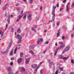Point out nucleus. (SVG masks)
Wrapping results in <instances>:
<instances>
[{"label": "nucleus", "instance_id": "f257e3e1", "mask_svg": "<svg viewBox=\"0 0 74 74\" xmlns=\"http://www.w3.org/2000/svg\"><path fill=\"white\" fill-rule=\"evenodd\" d=\"M15 36H16L17 38L18 39H19V40H18V42H17V44H19L20 42H21L22 41V37L21 36H20L19 34H18L16 36V32H15Z\"/></svg>", "mask_w": 74, "mask_h": 74}, {"label": "nucleus", "instance_id": "f03ea898", "mask_svg": "<svg viewBox=\"0 0 74 74\" xmlns=\"http://www.w3.org/2000/svg\"><path fill=\"white\" fill-rule=\"evenodd\" d=\"M21 72L23 74H27V72L26 71V69L23 67L21 68Z\"/></svg>", "mask_w": 74, "mask_h": 74}, {"label": "nucleus", "instance_id": "7ed1b4c3", "mask_svg": "<svg viewBox=\"0 0 74 74\" xmlns=\"http://www.w3.org/2000/svg\"><path fill=\"white\" fill-rule=\"evenodd\" d=\"M23 11H22L21 13V14L19 15V16H18V17L19 18L17 20V22H18L20 19H21V18L22 17L23 15Z\"/></svg>", "mask_w": 74, "mask_h": 74}, {"label": "nucleus", "instance_id": "20e7f679", "mask_svg": "<svg viewBox=\"0 0 74 74\" xmlns=\"http://www.w3.org/2000/svg\"><path fill=\"white\" fill-rule=\"evenodd\" d=\"M23 11H22L21 13V14L19 15V16H18V17L19 18L17 20V22H18L20 19H21V18L22 17L23 15Z\"/></svg>", "mask_w": 74, "mask_h": 74}, {"label": "nucleus", "instance_id": "39448f33", "mask_svg": "<svg viewBox=\"0 0 74 74\" xmlns=\"http://www.w3.org/2000/svg\"><path fill=\"white\" fill-rule=\"evenodd\" d=\"M43 63V62H40V64H39L38 67H37V68L34 70V74H36V73H37V69H38V68H39V67H40V65H41V64H42Z\"/></svg>", "mask_w": 74, "mask_h": 74}, {"label": "nucleus", "instance_id": "423d86ee", "mask_svg": "<svg viewBox=\"0 0 74 74\" xmlns=\"http://www.w3.org/2000/svg\"><path fill=\"white\" fill-rule=\"evenodd\" d=\"M59 58H61V59H63L64 60H67V59L69 58V57H63L62 55L60 56H59Z\"/></svg>", "mask_w": 74, "mask_h": 74}, {"label": "nucleus", "instance_id": "0eeeda50", "mask_svg": "<svg viewBox=\"0 0 74 74\" xmlns=\"http://www.w3.org/2000/svg\"><path fill=\"white\" fill-rule=\"evenodd\" d=\"M31 67H32L33 69H35V68H37V64H32L31 65Z\"/></svg>", "mask_w": 74, "mask_h": 74}, {"label": "nucleus", "instance_id": "6e6552de", "mask_svg": "<svg viewBox=\"0 0 74 74\" xmlns=\"http://www.w3.org/2000/svg\"><path fill=\"white\" fill-rule=\"evenodd\" d=\"M64 49V51H66V52H67V51H69V49H70V47L69 46L66 47Z\"/></svg>", "mask_w": 74, "mask_h": 74}, {"label": "nucleus", "instance_id": "1a4fd4ad", "mask_svg": "<svg viewBox=\"0 0 74 74\" xmlns=\"http://www.w3.org/2000/svg\"><path fill=\"white\" fill-rule=\"evenodd\" d=\"M25 63L26 64H28L29 62V61H30V58H25Z\"/></svg>", "mask_w": 74, "mask_h": 74}, {"label": "nucleus", "instance_id": "9d476101", "mask_svg": "<svg viewBox=\"0 0 74 74\" xmlns=\"http://www.w3.org/2000/svg\"><path fill=\"white\" fill-rule=\"evenodd\" d=\"M65 47V45L64 44H63L62 45H60V47H58L57 49H58V50L60 49H61V48H63V47Z\"/></svg>", "mask_w": 74, "mask_h": 74}, {"label": "nucleus", "instance_id": "9b49d317", "mask_svg": "<svg viewBox=\"0 0 74 74\" xmlns=\"http://www.w3.org/2000/svg\"><path fill=\"white\" fill-rule=\"evenodd\" d=\"M22 60H23V58H22L18 59V63H21L22 62Z\"/></svg>", "mask_w": 74, "mask_h": 74}, {"label": "nucleus", "instance_id": "f8f14e48", "mask_svg": "<svg viewBox=\"0 0 74 74\" xmlns=\"http://www.w3.org/2000/svg\"><path fill=\"white\" fill-rule=\"evenodd\" d=\"M53 16H52V21H55V14L52 13Z\"/></svg>", "mask_w": 74, "mask_h": 74}, {"label": "nucleus", "instance_id": "ddd939ff", "mask_svg": "<svg viewBox=\"0 0 74 74\" xmlns=\"http://www.w3.org/2000/svg\"><path fill=\"white\" fill-rule=\"evenodd\" d=\"M56 8V7H54L53 6V10L52 11V14H55V10Z\"/></svg>", "mask_w": 74, "mask_h": 74}, {"label": "nucleus", "instance_id": "4468645a", "mask_svg": "<svg viewBox=\"0 0 74 74\" xmlns=\"http://www.w3.org/2000/svg\"><path fill=\"white\" fill-rule=\"evenodd\" d=\"M32 16L31 15H29L27 16L29 21H30L32 19Z\"/></svg>", "mask_w": 74, "mask_h": 74}, {"label": "nucleus", "instance_id": "2eb2a0df", "mask_svg": "<svg viewBox=\"0 0 74 74\" xmlns=\"http://www.w3.org/2000/svg\"><path fill=\"white\" fill-rule=\"evenodd\" d=\"M69 4H70V3H68L66 6V11H69Z\"/></svg>", "mask_w": 74, "mask_h": 74}, {"label": "nucleus", "instance_id": "dca6fc26", "mask_svg": "<svg viewBox=\"0 0 74 74\" xmlns=\"http://www.w3.org/2000/svg\"><path fill=\"white\" fill-rule=\"evenodd\" d=\"M42 41H43V40L41 38L39 40V41H38L37 42L38 44H39V42H42Z\"/></svg>", "mask_w": 74, "mask_h": 74}, {"label": "nucleus", "instance_id": "f3484780", "mask_svg": "<svg viewBox=\"0 0 74 74\" xmlns=\"http://www.w3.org/2000/svg\"><path fill=\"white\" fill-rule=\"evenodd\" d=\"M30 52L31 53L32 55V56H35L36 55V54H34L33 52L32 51V50L30 51Z\"/></svg>", "mask_w": 74, "mask_h": 74}, {"label": "nucleus", "instance_id": "a211bd4d", "mask_svg": "<svg viewBox=\"0 0 74 74\" xmlns=\"http://www.w3.org/2000/svg\"><path fill=\"white\" fill-rule=\"evenodd\" d=\"M12 69V67H8V69L9 71H10V72H11V71H12V70H11Z\"/></svg>", "mask_w": 74, "mask_h": 74}, {"label": "nucleus", "instance_id": "6ab92c4d", "mask_svg": "<svg viewBox=\"0 0 74 74\" xmlns=\"http://www.w3.org/2000/svg\"><path fill=\"white\" fill-rule=\"evenodd\" d=\"M59 35H60V30H59L58 31V32L57 34V37H59Z\"/></svg>", "mask_w": 74, "mask_h": 74}, {"label": "nucleus", "instance_id": "aec40b11", "mask_svg": "<svg viewBox=\"0 0 74 74\" xmlns=\"http://www.w3.org/2000/svg\"><path fill=\"white\" fill-rule=\"evenodd\" d=\"M4 34V32L2 31H0V34H1V37L3 36V34Z\"/></svg>", "mask_w": 74, "mask_h": 74}, {"label": "nucleus", "instance_id": "412c9836", "mask_svg": "<svg viewBox=\"0 0 74 74\" xmlns=\"http://www.w3.org/2000/svg\"><path fill=\"white\" fill-rule=\"evenodd\" d=\"M50 65H49V67H50L51 66H52L53 64V62H50L49 63Z\"/></svg>", "mask_w": 74, "mask_h": 74}, {"label": "nucleus", "instance_id": "4be33fe9", "mask_svg": "<svg viewBox=\"0 0 74 74\" xmlns=\"http://www.w3.org/2000/svg\"><path fill=\"white\" fill-rule=\"evenodd\" d=\"M23 53L22 52L20 53V56L21 58H22V56H23Z\"/></svg>", "mask_w": 74, "mask_h": 74}, {"label": "nucleus", "instance_id": "5701e85b", "mask_svg": "<svg viewBox=\"0 0 74 74\" xmlns=\"http://www.w3.org/2000/svg\"><path fill=\"white\" fill-rule=\"evenodd\" d=\"M58 51V49H57L56 50V52L54 54V56H56V54L57 53V52Z\"/></svg>", "mask_w": 74, "mask_h": 74}, {"label": "nucleus", "instance_id": "b1692460", "mask_svg": "<svg viewBox=\"0 0 74 74\" xmlns=\"http://www.w3.org/2000/svg\"><path fill=\"white\" fill-rule=\"evenodd\" d=\"M17 32L18 33H21V30L20 29V28H19L17 29Z\"/></svg>", "mask_w": 74, "mask_h": 74}, {"label": "nucleus", "instance_id": "393cba45", "mask_svg": "<svg viewBox=\"0 0 74 74\" xmlns=\"http://www.w3.org/2000/svg\"><path fill=\"white\" fill-rule=\"evenodd\" d=\"M6 8H7L6 6H5L3 7L2 8L3 10H5L6 9Z\"/></svg>", "mask_w": 74, "mask_h": 74}, {"label": "nucleus", "instance_id": "a878e982", "mask_svg": "<svg viewBox=\"0 0 74 74\" xmlns=\"http://www.w3.org/2000/svg\"><path fill=\"white\" fill-rule=\"evenodd\" d=\"M17 47H16V49L14 50V54H16V50H17Z\"/></svg>", "mask_w": 74, "mask_h": 74}, {"label": "nucleus", "instance_id": "bb28decb", "mask_svg": "<svg viewBox=\"0 0 74 74\" xmlns=\"http://www.w3.org/2000/svg\"><path fill=\"white\" fill-rule=\"evenodd\" d=\"M71 7L72 8H74V2H73L71 5Z\"/></svg>", "mask_w": 74, "mask_h": 74}, {"label": "nucleus", "instance_id": "cd10ccee", "mask_svg": "<svg viewBox=\"0 0 74 74\" xmlns=\"http://www.w3.org/2000/svg\"><path fill=\"white\" fill-rule=\"evenodd\" d=\"M21 7H18L17 8V10L18 11H20L19 10H21Z\"/></svg>", "mask_w": 74, "mask_h": 74}, {"label": "nucleus", "instance_id": "c85d7f7f", "mask_svg": "<svg viewBox=\"0 0 74 74\" xmlns=\"http://www.w3.org/2000/svg\"><path fill=\"white\" fill-rule=\"evenodd\" d=\"M32 30H33L35 32H36V29H35V28H34V27H32Z\"/></svg>", "mask_w": 74, "mask_h": 74}, {"label": "nucleus", "instance_id": "c756f323", "mask_svg": "<svg viewBox=\"0 0 74 74\" xmlns=\"http://www.w3.org/2000/svg\"><path fill=\"white\" fill-rule=\"evenodd\" d=\"M25 36V34H22L20 36H21L22 38V37H23V36Z\"/></svg>", "mask_w": 74, "mask_h": 74}, {"label": "nucleus", "instance_id": "7c9ffc66", "mask_svg": "<svg viewBox=\"0 0 74 74\" xmlns=\"http://www.w3.org/2000/svg\"><path fill=\"white\" fill-rule=\"evenodd\" d=\"M29 0V3L32 4L33 3V1L32 0Z\"/></svg>", "mask_w": 74, "mask_h": 74}, {"label": "nucleus", "instance_id": "2f4dec72", "mask_svg": "<svg viewBox=\"0 0 74 74\" xmlns=\"http://www.w3.org/2000/svg\"><path fill=\"white\" fill-rule=\"evenodd\" d=\"M55 65H53V72H55Z\"/></svg>", "mask_w": 74, "mask_h": 74}, {"label": "nucleus", "instance_id": "473e14b6", "mask_svg": "<svg viewBox=\"0 0 74 74\" xmlns=\"http://www.w3.org/2000/svg\"><path fill=\"white\" fill-rule=\"evenodd\" d=\"M74 60H73V59L71 60V63H73V64H74Z\"/></svg>", "mask_w": 74, "mask_h": 74}, {"label": "nucleus", "instance_id": "72a5a7b5", "mask_svg": "<svg viewBox=\"0 0 74 74\" xmlns=\"http://www.w3.org/2000/svg\"><path fill=\"white\" fill-rule=\"evenodd\" d=\"M9 74H14L13 73V71H12L11 72H9Z\"/></svg>", "mask_w": 74, "mask_h": 74}, {"label": "nucleus", "instance_id": "f704fd0d", "mask_svg": "<svg viewBox=\"0 0 74 74\" xmlns=\"http://www.w3.org/2000/svg\"><path fill=\"white\" fill-rule=\"evenodd\" d=\"M59 69H60V71H63V68H62L59 67Z\"/></svg>", "mask_w": 74, "mask_h": 74}, {"label": "nucleus", "instance_id": "c9c22d12", "mask_svg": "<svg viewBox=\"0 0 74 74\" xmlns=\"http://www.w3.org/2000/svg\"><path fill=\"white\" fill-rule=\"evenodd\" d=\"M23 18L24 19H26V14H25L24 15V16H23Z\"/></svg>", "mask_w": 74, "mask_h": 74}, {"label": "nucleus", "instance_id": "e433bc0d", "mask_svg": "<svg viewBox=\"0 0 74 74\" xmlns=\"http://www.w3.org/2000/svg\"><path fill=\"white\" fill-rule=\"evenodd\" d=\"M13 51H12L10 53V55H13Z\"/></svg>", "mask_w": 74, "mask_h": 74}, {"label": "nucleus", "instance_id": "4c0bfd02", "mask_svg": "<svg viewBox=\"0 0 74 74\" xmlns=\"http://www.w3.org/2000/svg\"><path fill=\"white\" fill-rule=\"evenodd\" d=\"M7 27H8V24L6 23V29L5 30H6L7 28Z\"/></svg>", "mask_w": 74, "mask_h": 74}, {"label": "nucleus", "instance_id": "58836bf2", "mask_svg": "<svg viewBox=\"0 0 74 74\" xmlns=\"http://www.w3.org/2000/svg\"><path fill=\"white\" fill-rule=\"evenodd\" d=\"M2 54H6V53H5V51H3L2 52Z\"/></svg>", "mask_w": 74, "mask_h": 74}, {"label": "nucleus", "instance_id": "ea45409f", "mask_svg": "<svg viewBox=\"0 0 74 74\" xmlns=\"http://www.w3.org/2000/svg\"><path fill=\"white\" fill-rule=\"evenodd\" d=\"M40 74H42V69H41L40 71Z\"/></svg>", "mask_w": 74, "mask_h": 74}, {"label": "nucleus", "instance_id": "a19ab883", "mask_svg": "<svg viewBox=\"0 0 74 74\" xmlns=\"http://www.w3.org/2000/svg\"><path fill=\"white\" fill-rule=\"evenodd\" d=\"M10 64L11 66H12L13 64V62H10Z\"/></svg>", "mask_w": 74, "mask_h": 74}, {"label": "nucleus", "instance_id": "79ce46f5", "mask_svg": "<svg viewBox=\"0 0 74 74\" xmlns=\"http://www.w3.org/2000/svg\"><path fill=\"white\" fill-rule=\"evenodd\" d=\"M31 49H33V48H34L33 45H32L31 46Z\"/></svg>", "mask_w": 74, "mask_h": 74}, {"label": "nucleus", "instance_id": "37998d69", "mask_svg": "<svg viewBox=\"0 0 74 74\" xmlns=\"http://www.w3.org/2000/svg\"><path fill=\"white\" fill-rule=\"evenodd\" d=\"M58 70L56 71L55 73V74H58Z\"/></svg>", "mask_w": 74, "mask_h": 74}, {"label": "nucleus", "instance_id": "c03bdc74", "mask_svg": "<svg viewBox=\"0 0 74 74\" xmlns=\"http://www.w3.org/2000/svg\"><path fill=\"white\" fill-rule=\"evenodd\" d=\"M62 40H64V38H65V37H64V36H63L62 37Z\"/></svg>", "mask_w": 74, "mask_h": 74}, {"label": "nucleus", "instance_id": "a18cd8bd", "mask_svg": "<svg viewBox=\"0 0 74 74\" xmlns=\"http://www.w3.org/2000/svg\"><path fill=\"white\" fill-rule=\"evenodd\" d=\"M63 42H59V44H63Z\"/></svg>", "mask_w": 74, "mask_h": 74}, {"label": "nucleus", "instance_id": "49530a36", "mask_svg": "<svg viewBox=\"0 0 74 74\" xmlns=\"http://www.w3.org/2000/svg\"><path fill=\"white\" fill-rule=\"evenodd\" d=\"M11 60H14V58L13 57H12V58H11Z\"/></svg>", "mask_w": 74, "mask_h": 74}, {"label": "nucleus", "instance_id": "de8ad7c7", "mask_svg": "<svg viewBox=\"0 0 74 74\" xmlns=\"http://www.w3.org/2000/svg\"><path fill=\"white\" fill-rule=\"evenodd\" d=\"M69 74H74V73L73 72H70Z\"/></svg>", "mask_w": 74, "mask_h": 74}, {"label": "nucleus", "instance_id": "09e8293b", "mask_svg": "<svg viewBox=\"0 0 74 74\" xmlns=\"http://www.w3.org/2000/svg\"><path fill=\"white\" fill-rule=\"evenodd\" d=\"M12 32H14V28H12L11 30Z\"/></svg>", "mask_w": 74, "mask_h": 74}, {"label": "nucleus", "instance_id": "8fccbe9b", "mask_svg": "<svg viewBox=\"0 0 74 74\" xmlns=\"http://www.w3.org/2000/svg\"><path fill=\"white\" fill-rule=\"evenodd\" d=\"M49 43V42H45V43L46 44H48Z\"/></svg>", "mask_w": 74, "mask_h": 74}, {"label": "nucleus", "instance_id": "3c124183", "mask_svg": "<svg viewBox=\"0 0 74 74\" xmlns=\"http://www.w3.org/2000/svg\"><path fill=\"white\" fill-rule=\"evenodd\" d=\"M11 45V43H10L9 44V47H10Z\"/></svg>", "mask_w": 74, "mask_h": 74}, {"label": "nucleus", "instance_id": "603ef678", "mask_svg": "<svg viewBox=\"0 0 74 74\" xmlns=\"http://www.w3.org/2000/svg\"><path fill=\"white\" fill-rule=\"evenodd\" d=\"M11 45V43H10L9 44V47H10Z\"/></svg>", "mask_w": 74, "mask_h": 74}, {"label": "nucleus", "instance_id": "864d4df0", "mask_svg": "<svg viewBox=\"0 0 74 74\" xmlns=\"http://www.w3.org/2000/svg\"><path fill=\"white\" fill-rule=\"evenodd\" d=\"M7 14V13H6V14H5V17H7V14Z\"/></svg>", "mask_w": 74, "mask_h": 74}, {"label": "nucleus", "instance_id": "5fc2aeb1", "mask_svg": "<svg viewBox=\"0 0 74 74\" xmlns=\"http://www.w3.org/2000/svg\"><path fill=\"white\" fill-rule=\"evenodd\" d=\"M8 22L9 24H10V19H8Z\"/></svg>", "mask_w": 74, "mask_h": 74}, {"label": "nucleus", "instance_id": "6e6d98bb", "mask_svg": "<svg viewBox=\"0 0 74 74\" xmlns=\"http://www.w3.org/2000/svg\"><path fill=\"white\" fill-rule=\"evenodd\" d=\"M56 6L58 8L59 7V3H57V4L56 5Z\"/></svg>", "mask_w": 74, "mask_h": 74}, {"label": "nucleus", "instance_id": "4d7b16f0", "mask_svg": "<svg viewBox=\"0 0 74 74\" xmlns=\"http://www.w3.org/2000/svg\"><path fill=\"white\" fill-rule=\"evenodd\" d=\"M42 6H41L40 8V10H42Z\"/></svg>", "mask_w": 74, "mask_h": 74}, {"label": "nucleus", "instance_id": "13d9d810", "mask_svg": "<svg viewBox=\"0 0 74 74\" xmlns=\"http://www.w3.org/2000/svg\"><path fill=\"white\" fill-rule=\"evenodd\" d=\"M62 10H63V8H61L60 9V11H62Z\"/></svg>", "mask_w": 74, "mask_h": 74}, {"label": "nucleus", "instance_id": "bf43d9fd", "mask_svg": "<svg viewBox=\"0 0 74 74\" xmlns=\"http://www.w3.org/2000/svg\"><path fill=\"white\" fill-rule=\"evenodd\" d=\"M66 1V0H64L63 1V3H65Z\"/></svg>", "mask_w": 74, "mask_h": 74}, {"label": "nucleus", "instance_id": "052dcab7", "mask_svg": "<svg viewBox=\"0 0 74 74\" xmlns=\"http://www.w3.org/2000/svg\"><path fill=\"white\" fill-rule=\"evenodd\" d=\"M71 36L72 38H73V37H74V35H73V34H72L71 35Z\"/></svg>", "mask_w": 74, "mask_h": 74}, {"label": "nucleus", "instance_id": "680f3d73", "mask_svg": "<svg viewBox=\"0 0 74 74\" xmlns=\"http://www.w3.org/2000/svg\"><path fill=\"white\" fill-rule=\"evenodd\" d=\"M57 25H58V26H59V22H58L57 23Z\"/></svg>", "mask_w": 74, "mask_h": 74}, {"label": "nucleus", "instance_id": "e2e57ef3", "mask_svg": "<svg viewBox=\"0 0 74 74\" xmlns=\"http://www.w3.org/2000/svg\"><path fill=\"white\" fill-rule=\"evenodd\" d=\"M48 62H51V60H50V59H49V60H48Z\"/></svg>", "mask_w": 74, "mask_h": 74}, {"label": "nucleus", "instance_id": "0e129e2a", "mask_svg": "<svg viewBox=\"0 0 74 74\" xmlns=\"http://www.w3.org/2000/svg\"><path fill=\"white\" fill-rule=\"evenodd\" d=\"M8 50H6L5 51V53H6V54H7V53H8Z\"/></svg>", "mask_w": 74, "mask_h": 74}, {"label": "nucleus", "instance_id": "69168bd1", "mask_svg": "<svg viewBox=\"0 0 74 74\" xmlns=\"http://www.w3.org/2000/svg\"><path fill=\"white\" fill-rule=\"evenodd\" d=\"M65 52H66V51H64H64H63V53H65Z\"/></svg>", "mask_w": 74, "mask_h": 74}, {"label": "nucleus", "instance_id": "338daca9", "mask_svg": "<svg viewBox=\"0 0 74 74\" xmlns=\"http://www.w3.org/2000/svg\"><path fill=\"white\" fill-rule=\"evenodd\" d=\"M8 17V18L10 19V18L11 17V16H10V15H9Z\"/></svg>", "mask_w": 74, "mask_h": 74}, {"label": "nucleus", "instance_id": "774afa93", "mask_svg": "<svg viewBox=\"0 0 74 74\" xmlns=\"http://www.w3.org/2000/svg\"><path fill=\"white\" fill-rule=\"evenodd\" d=\"M46 51H47V50H45V51H44V53H45V52H46Z\"/></svg>", "mask_w": 74, "mask_h": 74}]
</instances>
